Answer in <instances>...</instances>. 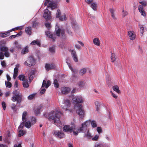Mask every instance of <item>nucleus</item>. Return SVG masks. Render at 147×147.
<instances>
[{
	"mask_svg": "<svg viewBox=\"0 0 147 147\" xmlns=\"http://www.w3.org/2000/svg\"><path fill=\"white\" fill-rule=\"evenodd\" d=\"M63 113L60 111H55L50 112L49 113H45L44 116L58 127H61L63 123L59 120V118Z\"/></svg>",
	"mask_w": 147,
	"mask_h": 147,
	"instance_id": "1",
	"label": "nucleus"
},
{
	"mask_svg": "<svg viewBox=\"0 0 147 147\" xmlns=\"http://www.w3.org/2000/svg\"><path fill=\"white\" fill-rule=\"evenodd\" d=\"M71 103L70 101L67 99L64 100L62 104L61 105V108L66 111L72 113L74 112V107L71 108L70 106Z\"/></svg>",
	"mask_w": 147,
	"mask_h": 147,
	"instance_id": "2",
	"label": "nucleus"
},
{
	"mask_svg": "<svg viewBox=\"0 0 147 147\" xmlns=\"http://www.w3.org/2000/svg\"><path fill=\"white\" fill-rule=\"evenodd\" d=\"M14 96L11 98V100L13 102L16 101L17 104L20 103L22 101V96L20 93V90L17 89L13 92Z\"/></svg>",
	"mask_w": 147,
	"mask_h": 147,
	"instance_id": "3",
	"label": "nucleus"
},
{
	"mask_svg": "<svg viewBox=\"0 0 147 147\" xmlns=\"http://www.w3.org/2000/svg\"><path fill=\"white\" fill-rule=\"evenodd\" d=\"M0 59H3L4 56L6 57H8L10 56V54L9 52V49L7 47L3 46L0 48Z\"/></svg>",
	"mask_w": 147,
	"mask_h": 147,
	"instance_id": "4",
	"label": "nucleus"
},
{
	"mask_svg": "<svg viewBox=\"0 0 147 147\" xmlns=\"http://www.w3.org/2000/svg\"><path fill=\"white\" fill-rule=\"evenodd\" d=\"M74 112L76 111L77 113L81 118L84 117L85 115L84 111L82 109V105L81 104H78L74 105Z\"/></svg>",
	"mask_w": 147,
	"mask_h": 147,
	"instance_id": "5",
	"label": "nucleus"
},
{
	"mask_svg": "<svg viewBox=\"0 0 147 147\" xmlns=\"http://www.w3.org/2000/svg\"><path fill=\"white\" fill-rule=\"evenodd\" d=\"M90 124V121H86L82 123L81 127L76 129V131L74 132V134L75 135H77L79 133L82 132L84 129L86 128V127H88Z\"/></svg>",
	"mask_w": 147,
	"mask_h": 147,
	"instance_id": "6",
	"label": "nucleus"
},
{
	"mask_svg": "<svg viewBox=\"0 0 147 147\" xmlns=\"http://www.w3.org/2000/svg\"><path fill=\"white\" fill-rule=\"evenodd\" d=\"M84 98L82 96L78 95L73 96L72 102L74 105H76L84 102Z\"/></svg>",
	"mask_w": 147,
	"mask_h": 147,
	"instance_id": "7",
	"label": "nucleus"
},
{
	"mask_svg": "<svg viewBox=\"0 0 147 147\" xmlns=\"http://www.w3.org/2000/svg\"><path fill=\"white\" fill-rule=\"evenodd\" d=\"M35 64V60L33 57L31 56L29 57L24 63V65L26 66H31L34 65Z\"/></svg>",
	"mask_w": 147,
	"mask_h": 147,
	"instance_id": "8",
	"label": "nucleus"
},
{
	"mask_svg": "<svg viewBox=\"0 0 147 147\" xmlns=\"http://www.w3.org/2000/svg\"><path fill=\"white\" fill-rule=\"evenodd\" d=\"M54 135L57 138L61 139L65 138V134L61 131L54 130L53 132Z\"/></svg>",
	"mask_w": 147,
	"mask_h": 147,
	"instance_id": "9",
	"label": "nucleus"
},
{
	"mask_svg": "<svg viewBox=\"0 0 147 147\" xmlns=\"http://www.w3.org/2000/svg\"><path fill=\"white\" fill-rule=\"evenodd\" d=\"M63 130L65 132H69L70 133L74 131H76V129L75 131V126H70L69 125H67L64 126L63 127Z\"/></svg>",
	"mask_w": 147,
	"mask_h": 147,
	"instance_id": "10",
	"label": "nucleus"
},
{
	"mask_svg": "<svg viewBox=\"0 0 147 147\" xmlns=\"http://www.w3.org/2000/svg\"><path fill=\"white\" fill-rule=\"evenodd\" d=\"M43 16L46 20H50L51 17V12L48 9H45L44 11Z\"/></svg>",
	"mask_w": 147,
	"mask_h": 147,
	"instance_id": "11",
	"label": "nucleus"
},
{
	"mask_svg": "<svg viewBox=\"0 0 147 147\" xmlns=\"http://www.w3.org/2000/svg\"><path fill=\"white\" fill-rule=\"evenodd\" d=\"M27 114V113L26 111H24L22 115V120L23 122L21 123L19 127V128H22L24 126V122L26 121V117Z\"/></svg>",
	"mask_w": 147,
	"mask_h": 147,
	"instance_id": "12",
	"label": "nucleus"
},
{
	"mask_svg": "<svg viewBox=\"0 0 147 147\" xmlns=\"http://www.w3.org/2000/svg\"><path fill=\"white\" fill-rule=\"evenodd\" d=\"M55 66L53 64H46L45 65V69L47 71L55 69Z\"/></svg>",
	"mask_w": 147,
	"mask_h": 147,
	"instance_id": "13",
	"label": "nucleus"
},
{
	"mask_svg": "<svg viewBox=\"0 0 147 147\" xmlns=\"http://www.w3.org/2000/svg\"><path fill=\"white\" fill-rule=\"evenodd\" d=\"M71 53L74 60L76 62H77L78 61V57L74 49L72 50Z\"/></svg>",
	"mask_w": 147,
	"mask_h": 147,
	"instance_id": "14",
	"label": "nucleus"
},
{
	"mask_svg": "<svg viewBox=\"0 0 147 147\" xmlns=\"http://www.w3.org/2000/svg\"><path fill=\"white\" fill-rule=\"evenodd\" d=\"M51 84V82L49 80L47 81L44 80L43 81L42 87H45L47 88L50 86Z\"/></svg>",
	"mask_w": 147,
	"mask_h": 147,
	"instance_id": "15",
	"label": "nucleus"
},
{
	"mask_svg": "<svg viewBox=\"0 0 147 147\" xmlns=\"http://www.w3.org/2000/svg\"><path fill=\"white\" fill-rule=\"evenodd\" d=\"M46 34L49 38L52 39L53 41H55L56 38L55 34H52L50 31H48L46 32Z\"/></svg>",
	"mask_w": 147,
	"mask_h": 147,
	"instance_id": "16",
	"label": "nucleus"
},
{
	"mask_svg": "<svg viewBox=\"0 0 147 147\" xmlns=\"http://www.w3.org/2000/svg\"><path fill=\"white\" fill-rule=\"evenodd\" d=\"M70 90V89L68 87H63L61 88V92L63 94H67Z\"/></svg>",
	"mask_w": 147,
	"mask_h": 147,
	"instance_id": "17",
	"label": "nucleus"
},
{
	"mask_svg": "<svg viewBox=\"0 0 147 147\" xmlns=\"http://www.w3.org/2000/svg\"><path fill=\"white\" fill-rule=\"evenodd\" d=\"M138 9L142 16L144 17L146 16V14L144 10L143 7L142 5H139L138 7Z\"/></svg>",
	"mask_w": 147,
	"mask_h": 147,
	"instance_id": "18",
	"label": "nucleus"
},
{
	"mask_svg": "<svg viewBox=\"0 0 147 147\" xmlns=\"http://www.w3.org/2000/svg\"><path fill=\"white\" fill-rule=\"evenodd\" d=\"M128 36L130 39L133 40L135 39L136 35L134 31H128Z\"/></svg>",
	"mask_w": 147,
	"mask_h": 147,
	"instance_id": "19",
	"label": "nucleus"
},
{
	"mask_svg": "<svg viewBox=\"0 0 147 147\" xmlns=\"http://www.w3.org/2000/svg\"><path fill=\"white\" fill-rule=\"evenodd\" d=\"M13 48L16 51L19 50L21 48V46L17 41H15L13 43Z\"/></svg>",
	"mask_w": 147,
	"mask_h": 147,
	"instance_id": "20",
	"label": "nucleus"
},
{
	"mask_svg": "<svg viewBox=\"0 0 147 147\" xmlns=\"http://www.w3.org/2000/svg\"><path fill=\"white\" fill-rule=\"evenodd\" d=\"M110 11L111 14V16L114 20V21H116L117 20V19L115 13V10L113 9H110Z\"/></svg>",
	"mask_w": 147,
	"mask_h": 147,
	"instance_id": "21",
	"label": "nucleus"
},
{
	"mask_svg": "<svg viewBox=\"0 0 147 147\" xmlns=\"http://www.w3.org/2000/svg\"><path fill=\"white\" fill-rule=\"evenodd\" d=\"M55 30L56 31V34L57 36H60V34H61V35L63 36L64 33V31L63 30L60 29H58L57 30V28H56Z\"/></svg>",
	"mask_w": 147,
	"mask_h": 147,
	"instance_id": "22",
	"label": "nucleus"
},
{
	"mask_svg": "<svg viewBox=\"0 0 147 147\" xmlns=\"http://www.w3.org/2000/svg\"><path fill=\"white\" fill-rule=\"evenodd\" d=\"M57 7L56 4L55 3L50 2L49 4V5L47 6L48 8H50L52 10H53Z\"/></svg>",
	"mask_w": 147,
	"mask_h": 147,
	"instance_id": "23",
	"label": "nucleus"
},
{
	"mask_svg": "<svg viewBox=\"0 0 147 147\" xmlns=\"http://www.w3.org/2000/svg\"><path fill=\"white\" fill-rule=\"evenodd\" d=\"M28 47L26 46L21 51V54L22 55H24L28 53L29 51Z\"/></svg>",
	"mask_w": 147,
	"mask_h": 147,
	"instance_id": "24",
	"label": "nucleus"
},
{
	"mask_svg": "<svg viewBox=\"0 0 147 147\" xmlns=\"http://www.w3.org/2000/svg\"><path fill=\"white\" fill-rule=\"evenodd\" d=\"M31 45H37L38 46H40V43L39 40H36L32 41L30 44Z\"/></svg>",
	"mask_w": 147,
	"mask_h": 147,
	"instance_id": "25",
	"label": "nucleus"
},
{
	"mask_svg": "<svg viewBox=\"0 0 147 147\" xmlns=\"http://www.w3.org/2000/svg\"><path fill=\"white\" fill-rule=\"evenodd\" d=\"M26 33L28 35H30L32 33V29L30 27H28L26 28L25 30Z\"/></svg>",
	"mask_w": 147,
	"mask_h": 147,
	"instance_id": "26",
	"label": "nucleus"
},
{
	"mask_svg": "<svg viewBox=\"0 0 147 147\" xmlns=\"http://www.w3.org/2000/svg\"><path fill=\"white\" fill-rule=\"evenodd\" d=\"M24 122V125L25 127L27 128H30L31 126L33 125V124H32L29 121H25Z\"/></svg>",
	"mask_w": 147,
	"mask_h": 147,
	"instance_id": "27",
	"label": "nucleus"
},
{
	"mask_svg": "<svg viewBox=\"0 0 147 147\" xmlns=\"http://www.w3.org/2000/svg\"><path fill=\"white\" fill-rule=\"evenodd\" d=\"M84 137H86L88 139H90L92 138L91 134L89 132V130H88L85 133Z\"/></svg>",
	"mask_w": 147,
	"mask_h": 147,
	"instance_id": "28",
	"label": "nucleus"
},
{
	"mask_svg": "<svg viewBox=\"0 0 147 147\" xmlns=\"http://www.w3.org/2000/svg\"><path fill=\"white\" fill-rule=\"evenodd\" d=\"M18 69L17 68H15L14 69L13 74V78L15 79L18 75Z\"/></svg>",
	"mask_w": 147,
	"mask_h": 147,
	"instance_id": "29",
	"label": "nucleus"
},
{
	"mask_svg": "<svg viewBox=\"0 0 147 147\" xmlns=\"http://www.w3.org/2000/svg\"><path fill=\"white\" fill-rule=\"evenodd\" d=\"M93 43L94 45L97 46H99L100 43L99 39L97 38H94L93 40Z\"/></svg>",
	"mask_w": 147,
	"mask_h": 147,
	"instance_id": "30",
	"label": "nucleus"
},
{
	"mask_svg": "<svg viewBox=\"0 0 147 147\" xmlns=\"http://www.w3.org/2000/svg\"><path fill=\"white\" fill-rule=\"evenodd\" d=\"M116 56L114 53H111V59L112 62H115L116 59Z\"/></svg>",
	"mask_w": 147,
	"mask_h": 147,
	"instance_id": "31",
	"label": "nucleus"
},
{
	"mask_svg": "<svg viewBox=\"0 0 147 147\" xmlns=\"http://www.w3.org/2000/svg\"><path fill=\"white\" fill-rule=\"evenodd\" d=\"M21 128H18V131H19V134L18 135L19 137H20L21 136H23L25 133V132H24L22 130L19 129Z\"/></svg>",
	"mask_w": 147,
	"mask_h": 147,
	"instance_id": "32",
	"label": "nucleus"
},
{
	"mask_svg": "<svg viewBox=\"0 0 147 147\" xmlns=\"http://www.w3.org/2000/svg\"><path fill=\"white\" fill-rule=\"evenodd\" d=\"M113 90L116 91L118 93H120V90L119 89V88L118 86L115 85L113 87Z\"/></svg>",
	"mask_w": 147,
	"mask_h": 147,
	"instance_id": "33",
	"label": "nucleus"
},
{
	"mask_svg": "<svg viewBox=\"0 0 147 147\" xmlns=\"http://www.w3.org/2000/svg\"><path fill=\"white\" fill-rule=\"evenodd\" d=\"M78 85L80 87H83L85 85V82L84 81H80L78 84Z\"/></svg>",
	"mask_w": 147,
	"mask_h": 147,
	"instance_id": "34",
	"label": "nucleus"
},
{
	"mask_svg": "<svg viewBox=\"0 0 147 147\" xmlns=\"http://www.w3.org/2000/svg\"><path fill=\"white\" fill-rule=\"evenodd\" d=\"M99 136L98 135H96L93 137H92V140L93 141H97L98 140Z\"/></svg>",
	"mask_w": 147,
	"mask_h": 147,
	"instance_id": "35",
	"label": "nucleus"
},
{
	"mask_svg": "<svg viewBox=\"0 0 147 147\" xmlns=\"http://www.w3.org/2000/svg\"><path fill=\"white\" fill-rule=\"evenodd\" d=\"M18 78L19 80L23 81H25L26 80V79L25 76L23 75H19L18 76Z\"/></svg>",
	"mask_w": 147,
	"mask_h": 147,
	"instance_id": "36",
	"label": "nucleus"
},
{
	"mask_svg": "<svg viewBox=\"0 0 147 147\" xmlns=\"http://www.w3.org/2000/svg\"><path fill=\"white\" fill-rule=\"evenodd\" d=\"M34 73L33 72H31L30 73L29 76V80L31 81L33 78Z\"/></svg>",
	"mask_w": 147,
	"mask_h": 147,
	"instance_id": "37",
	"label": "nucleus"
},
{
	"mask_svg": "<svg viewBox=\"0 0 147 147\" xmlns=\"http://www.w3.org/2000/svg\"><path fill=\"white\" fill-rule=\"evenodd\" d=\"M23 87L24 88H28L29 86V85L28 83L27 80L25 81H24L23 82Z\"/></svg>",
	"mask_w": 147,
	"mask_h": 147,
	"instance_id": "38",
	"label": "nucleus"
},
{
	"mask_svg": "<svg viewBox=\"0 0 147 147\" xmlns=\"http://www.w3.org/2000/svg\"><path fill=\"white\" fill-rule=\"evenodd\" d=\"M66 18L65 14H63L61 16L59 17V20L61 21H64L66 20Z\"/></svg>",
	"mask_w": 147,
	"mask_h": 147,
	"instance_id": "39",
	"label": "nucleus"
},
{
	"mask_svg": "<svg viewBox=\"0 0 147 147\" xmlns=\"http://www.w3.org/2000/svg\"><path fill=\"white\" fill-rule=\"evenodd\" d=\"M128 13L127 11H125L123 9L122 11V16L124 18L127 15Z\"/></svg>",
	"mask_w": 147,
	"mask_h": 147,
	"instance_id": "40",
	"label": "nucleus"
},
{
	"mask_svg": "<svg viewBox=\"0 0 147 147\" xmlns=\"http://www.w3.org/2000/svg\"><path fill=\"white\" fill-rule=\"evenodd\" d=\"M91 123L92 127L94 128L97 127L96 122L94 121H90V123Z\"/></svg>",
	"mask_w": 147,
	"mask_h": 147,
	"instance_id": "41",
	"label": "nucleus"
},
{
	"mask_svg": "<svg viewBox=\"0 0 147 147\" xmlns=\"http://www.w3.org/2000/svg\"><path fill=\"white\" fill-rule=\"evenodd\" d=\"M53 84L54 85V86L56 88H58L59 87V84L58 83V82L57 80L56 79H55L54 80Z\"/></svg>",
	"mask_w": 147,
	"mask_h": 147,
	"instance_id": "42",
	"label": "nucleus"
},
{
	"mask_svg": "<svg viewBox=\"0 0 147 147\" xmlns=\"http://www.w3.org/2000/svg\"><path fill=\"white\" fill-rule=\"evenodd\" d=\"M94 147H108L107 146H105L102 144L98 143H96Z\"/></svg>",
	"mask_w": 147,
	"mask_h": 147,
	"instance_id": "43",
	"label": "nucleus"
},
{
	"mask_svg": "<svg viewBox=\"0 0 147 147\" xmlns=\"http://www.w3.org/2000/svg\"><path fill=\"white\" fill-rule=\"evenodd\" d=\"M86 69L85 68H84L81 69L80 71V73L81 74L83 75L84 74L86 73Z\"/></svg>",
	"mask_w": 147,
	"mask_h": 147,
	"instance_id": "44",
	"label": "nucleus"
},
{
	"mask_svg": "<svg viewBox=\"0 0 147 147\" xmlns=\"http://www.w3.org/2000/svg\"><path fill=\"white\" fill-rule=\"evenodd\" d=\"M39 25L38 23L36 21H34L33 22L32 26L34 28H37Z\"/></svg>",
	"mask_w": 147,
	"mask_h": 147,
	"instance_id": "45",
	"label": "nucleus"
},
{
	"mask_svg": "<svg viewBox=\"0 0 147 147\" xmlns=\"http://www.w3.org/2000/svg\"><path fill=\"white\" fill-rule=\"evenodd\" d=\"M92 8L94 10H96L97 9V4L96 3H93L91 5Z\"/></svg>",
	"mask_w": 147,
	"mask_h": 147,
	"instance_id": "46",
	"label": "nucleus"
},
{
	"mask_svg": "<svg viewBox=\"0 0 147 147\" xmlns=\"http://www.w3.org/2000/svg\"><path fill=\"white\" fill-rule=\"evenodd\" d=\"M139 3L141 4L143 6V7L144 6H145L147 5V2L146 1L143 0L139 2Z\"/></svg>",
	"mask_w": 147,
	"mask_h": 147,
	"instance_id": "47",
	"label": "nucleus"
},
{
	"mask_svg": "<svg viewBox=\"0 0 147 147\" xmlns=\"http://www.w3.org/2000/svg\"><path fill=\"white\" fill-rule=\"evenodd\" d=\"M5 84L7 87L10 88L11 86V84L9 81L7 82L5 81Z\"/></svg>",
	"mask_w": 147,
	"mask_h": 147,
	"instance_id": "48",
	"label": "nucleus"
},
{
	"mask_svg": "<svg viewBox=\"0 0 147 147\" xmlns=\"http://www.w3.org/2000/svg\"><path fill=\"white\" fill-rule=\"evenodd\" d=\"M61 14L60 11L59 9H58L57 11V12L56 14V17L58 18L60 17Z\"/></svg>",
	"mask_w": 147,
	"mask_h": 147,
	"instance_id": "49",
	"label": "nucleus"
},
{
	"mask_svg": "<svg viewBox=\"0 0 147 147\" xmlns=\"http://www.w3.org/2000/svg\"><path fill=\"white\" fill-rule=\"evenodd\" d=\"M34 112L36 115H37L40 113V109L39 108L37 109H35L34 110Z\"/></svg>",
	"mask_w": 147,
	"mask_h": 147,
	"instance_id": "50",
	"label": "nucleus"
},
{
	"mask_svg": "<svg viewBox=\"0 0 147 147\" xmlns=\"http://www.w3.org/2000/svg\"><path fill=\"white\" fill-rule=\"evenodd\" d=\"M35 95V94H33L30 95L28 97V99L29 100L32 99L34 97Z\"/></svg>",
	"mask_w": 147,
	"mask_h": 147,
	"instance_id": "51",
	"label": "nucleus"
},
{
	"mask_svg": "<svg viewBox=\"0 0 147 147\" xmlns=\"http://www.w3.org/2000/svg\"><path fill=\"white\" fill-rule=\"evenodd\" d=\"M16 105L12 104L11 106V109L14 111H16Z\"/></svg>",
	"mask_w": 147,
	"mask_h": 147,
	"instance_id": "52",
	"label": "nucleus"
},
{
	"mask_svg": "<svg viewBox=\"0 0 147 147\" xmlns=\"http://www.w3.org/2000/svg\"><path fill=\"white\" fill-rule=\"evenodd\" d=\"M49 50L50 52L51 53H54L55 52V49L53 47H50L49 48Z\"/></svg>",
	"mask_w": 147,
	"mask_h": 147,
	"instance_id": "53",
	"label": "nucleus"
},
{
	"mask_svg": "<svg viewBox=\"0 0 147 147\" xmlns=\"http://www.w3.org/2000/svg\"><path fill=\"white\" fill-rule=\"evenodd\" d=\"M67 65H68V67H69V68L72 71V72H75L76 71H74L73 70V68L71 66V65L70 64L68 63L67 62Z\"/></svg>",
	"mask_w": 147,
	"mask_h": 147,
	"instance_id": "54",
	"label": "nucleus"
},
{
	"mask_svg": "<svg viewBox=\"0 0 147 147\" xmlns=\"http://www.w3.org/2000/svg\"><path fill=\"white\" fill-rule=\"evenodd\" d=\"M140 28L141 33L142 34L144 31V28L141 25L140 26Z\"/></svg>",
	"mask_w": 147,
	"mask_h": 147,
	"instance_id": "55",
	"label": "nucleus"
},
{
	"mask_svg": "<svg viewBox=\"0 0 147 147\" xmlns=\"http://www.w3.org/2000/svg\"><path fill=\"white\" fill-rule=\"evenodd\" d=\"M1 64L2 66L3 67H5L6 65L5 62L4 61H1Z\"/></svg>",
	"mask_w": 147,
	"mask_h": 147,
	"instance_id": "56",
	"label": "nucleus"
},
{
	"mask_svg": "<svg viewBox=\"0 0 147 147\" xmlns=\"http://www.w3.org/2000/svg\"><path fill=\"white\" fill-rule=\"evenodd\" d=\"M95 105L97 106V110H98V109L100 105V103L98 101H96L95 102Z\"/></svg>",
	"mask_w": 147,
	"mask_h": 147,
	"instance_id": "57",
	"label": "nucleus"
},
{
	"mask_svg": "<svg viewBox=\"0 0 147 147\" xmlns=\"http://www.w3.org/2000/svg\"><path fill=\"white\" fill-rule=\"evenodd\" d=\"M36 119L34 117H32V118L31 123H32V124H34L36 123Z\"/></svg>",
	"mask_w": 147,
	"mask_h": 147,
	"instance_id": "58",
	"label": "nucleus"
},
{
	"mask_svg": "<svg viewBox=\"0 0 147 147\" xmlns=\"http://www.w3.org/2000/svg\"><path fill=\"white\" fill-rule=\"evenodd\" d=\"M23 27H24L23 26H20L16 27L15 28V29L16 30H22V29H23Z\"/></svg>",
	"mask_w": 147,
	"mask_h": 147,
	"instance_id": "59",
	"label": "nucleus"
},
{
	"mask_svg": "<svg viewBox=\"0 0 147 147\" xmlns=\"http://www.w3.org/2000/svg\"><path fill=\"white\" fill-rule=\"evenodd\" d=\"M97 131L99 134H100L102 132L101 128L100 127H97Z\"/></svg>",
	"mask_w": 147,
	"mask_h": 147,
	"instance_id": "60",
	"label": "nucleus"
},
{
	"mask_svg": "<svg viewBox=\"0 0 147 147\" xmlns=\"http://www.w3.org/2000/svg\"><path fill=\"white\" fill-rule=\"evenodd\" d=\"M2 105L3 109L4 110H5L6 109V105L5 103L4 102H2Z\"/></svg>",
	"mask_w": 147,
	"mask_h": 147,
	"instance_id": "61",
	"label": "nucleus"
},
{
	"mask_svg": "<svg viewBox=\"0 0 147 147\" xmlns=\"http://www.w3.org/2000/svg\"><path fill=\"white\" fill-rule=\"evenodd\" d=\"M45 26L48 29H49L51 27V25L49 23H46L45 24Z\"/></svg>",
	"mask_w": 147,
	"mask_h": 147,
	"instance_id": "62",
	"label": "nucleus"
},
{
	"mask_svg": "<svg viewBox=\"0 0 147 147\" xmlns=\"http://www.w3.org/2000/svg\"><path fill=\"white\" fill-rule=\"evenodd\" d=\"M111 93L112 94V96L115 98H117V96L115 94H114L111 91Z\"/></svg>",
	"mask_w": 147,
	"mask_h": 147,
	"instance_id": "63",
	"label": "nucleus"
},
{
	"mask_svg": "<svg viewBox=\"0 0 147 147\" xmlns=\"http://www.w3.org/2000/svg\"><path fill=\"white\" fill-rule=\"evenodd\" d=\"M6 77L7 80L8 81V82L9 81L11 80V78L8 75V74H7L6 75Z\"/></svg>",
	"mask_w": 147,
	"mask_h": 147,
	"instance_id": "64",
	"label": "nucleus"
}]
</instances>
